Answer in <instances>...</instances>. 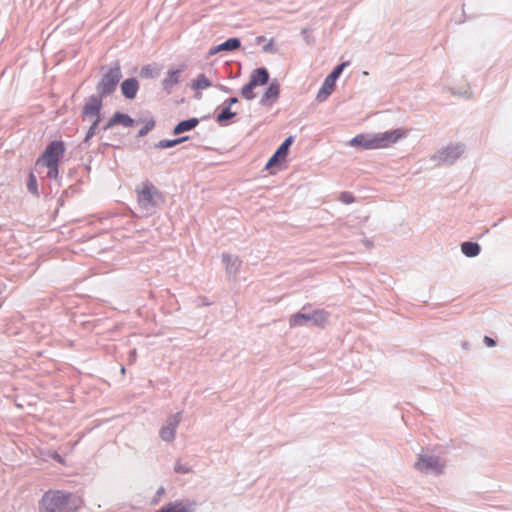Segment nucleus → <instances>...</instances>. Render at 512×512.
I'll use <instances>...</instances> for the list:
<instances>
[{
	"mask_svg": "<svg viewBox=\"0 0 512 512\" xmlns=\"http://www.w3.org/2000/svg\"><path fill=\"white\" fill-rule=\"evenodd\" d=\"M483 341H484L485 345L488 346V347H493L496 344V342L492 338H490L488 336H485Z\"/></svg>",
	"mask_w": 512,
	"mask_h": 512,
	"instance_id": "39",
	"label": "nucleus"
},
{
	"mask_svg": "<svg viewBox=\"0 0 512 512\" xmlns=\"http://www.w3.org/2000/svg\"><path fill=\"white\" fill-rule=\"evenodd\" d=\"M220 89L222 91H224V92H228L229 91V89L226 86H223V85L220 86Z\"/></svg>",
	"mask_w": 512,
	"mask_h": 512,
	"instance_id": "42",
	"label": "nucleus"
},
{
	"mask_svg": "<svg viewBox=\"0 0 512 512\" xmlns=\"http://www.w3.org/2000/svg\"><path fill=\"white\" fill-rule=\"evenodd\" d=\"M269 49H270V44H268V45H266V46L264 47V50H265V51H268Z\"/></svg>",
	"mask_w": 512,
	"mask_h": 512,
	"instance_id": "43",
	"label": "nucleus"
},
{
	"mask_svg": "<svg viewBox=\"0 0 512 512\" xmlns=\"http://www.w3.org/2000/svg\"><path fill=\"white\" fill-rule=\"evenodd\" d=\"M241 43H240V40L238 38H229L228 40H226L225 42L215 46V47H212L209 51V54L210 55H214L218 52H221V51H232V50H236L240 47Z\"/></svg>",
	"mask_w": 512,
	"mask_h": 512,
	"instance_id": "16",
	"label": "nucleus"
},
{
	"mask_svg": "<svg viewBox=\"0 0 512 512\" xmlns=\"http://www.w3.org/2000/svg\"><path fill=\"white\" fill-rule=\"evenodd\" d=\"M154 125H155V122L153 120L148 121L145 124V126L140 129V131L138 132V136L139 137L145 136L150 130L153 129Z\"/></svg>",
	"mask_w": 512,
	"mask_h": 512,
	"instance_id": "31",
	"label": "nucleus"
},
{
	"mask_svg": "<svg viewBox=\"0 0 512 512\" xmlns=\"http://www.w3.org/2000/svg\"><path fill=\"white\" fill-rule=\"evenodd\" d=\"M122 77L121 68L118 63H115L101 78L97 84L98 96L106 97L112 94Z\"/></svg>",
	"mask_w": 512,
	"mask_h": 512,
	"instance_id": "5",
	"label": "nucleus"
},
{
	"mask_svg": "<svg viewBox=\"0 0 512 512\" xmlns=\"http://www.w3.org/2000/svg\"><path fill=\"white\" fill-rule=\"evenodd\" d=\"M182 414L177 412L170 415L159 431L160 438L165 442H172L175 439L176 430L181 422Z\"/></svg>",
	"mask_w": 512,
	"mask_h": 512,
	"instance_id": "10",
	"label": "nucleus"
},
{
	"mask_svg": "<svg viewBox=\"0 0 512 512\" xmlns=\"http://www.w3.org/2000/svg\"><path fill=\"white\" fill-rule=\"evenodd\" d=\"M414 467L421 473L438 476L444 473L446 462L437 455L420 453Z\"/></svg>",
	"mask_w": 512,
	"mask_h": 512,
	"instance_id": "3",
	"label": "nucleus"
},
{
	"mask_svg": "<svg viewBox=\"0 0 512 512\" xmlns=\"http://www.w3.org/2000/svg\"><path fill=\"white\" fill-rule=\"evenodd\" d=\"M102 98L98 95H92L85 103L82 111L84 121L100 123L101 121Z\"/></svg>",
	"mask_w": 512,
	"mask_h": 512,
	"instance_id": "8",
	"label": "nucleus"
},
{
	"mask_svg": "<svg viewBox=\"0 0 512 512\" xmlns=\"http://www.w3.org/2000/svg\"><path fill=\"white\" fill-rule=\"evenodd\" d=\"M236 115L235 112H231L229 107H223L222 111L217 115V121L224 123L225 121L233 118Z\"/></svg>",
	"mask_w": 512,
	"mask_h": 512,
	"instance_id": "26",
	"label": "nucleus"
},
{
	"mask_svg": "<svg viewBox=\"0 0 512 512\" xmlns=\"http://www.w3.org/2000/svg\"><path fill=\"white\" fill-rule=\"evenodd\" d=\"M201 97H202V94H201V93H197V94H196V98H197V99H201Z\"/></svg>",
	"mask_w": 512,
	"mask_h": 512,
	"instance_id": "44",
	"label": "nucleus"
},
{
	"mask_svg": "<svg viewBox=\"0 0 512 512\" xmlns=\"http://www.w3.org/2000/svg\"><path fill=\"white\" fill-rule=\"evenodd\" d=\"M339 199L345 204H351L354 202V196L349 192L341 193Z\"/></svg>",
	"mask_w": 512,
	"mask_h": 512,
	"instance_id": "32",
	"label": "nucleus"
},
{
	"mask_svg": "<svg viewBox=\"0 0 512 512\" xmlns=\"http://www.w3.org/2000/svg\"><path fill=\"white\" fill-rule=\"evenodd\" d=\"M65 146L61 141L51 142L45 149L41 158L37 160V164L55 165L59 163L60 158L64 155Z\"/></svg>",
	"mask_w": 512,
	"mask_h": 512,
	"instance_id": "7",
	"label": "nucleus"
},
{
	"mask_svg": "<svg viewBox=\"0 0 512 512\" xmlns=\"http://www.w3.org/2000/svg\"><path fill=\"white\" fill-rule=\"evenodd\" d=\"M139 209L145 215H152L163 201L161 192L150 182H145L136 189Z\"/></svg>",
	"mask_w": 512,
	"mask_h": 512,
	"instance_id": "2",
	"label": "nucleus"
},
{
	"mask_svg": "<svg viewBox=\"0 0 512 512\" xmlns=\"http://www.w3.org/2000/svg\"><path fill=\"white\" fill-rule=\"evenodd\" d=\"M46 166L49 168L47 176L50 178H56L58 176V164Z\"/></svg>",
	"mask_w": 512,
	"mask_h": 512,
	"instance_id": "33",
	"label": "nucleus"
},
{
	"mask_svg": "<svg viewBox=\"0 0 512 512\" xmlns=\"http://www.w3.org/2000/svg\"><path fill=\"white\" fill-rule=\"evenodd\" d=\"M292 142H293V137L290 136V137L286 138L284 140V142L279 146V148L274 153L276 155V157H278L280 160L284 161L287 156L288 149H289L290 145L292 144Z\"/></svg>",
	"mask_w": 512,
	"mask_h": 512,
	"instance_id": "22",
	"label": "nucleus"
},
{
	"mask_svg": "<svg viewBox=\"0 0 512 512\" xmlns=\"http://www.w3.org/2000/svg\"><path fill=\"white\" fill-rule=\"evenodd\" d=\"M211 85L212 83L208 79V77L205 74L201 73L193 80L191 88L193 90L200 91L209 88Z\"/></svg>",
	"mask_w": 512,
	"mask_h": 512,
	"instance_id": "20",
	"label": "nucleus"
},
{
	"mask_svg": "<svg viewBox=\"0 0 512 512\" xmlns=\"http://www.w3.org/2000/svg\"><path fill=\"white\" fill-rule=\"evenodd\" d=\"M330 317L329 312L324 309H316L309 313L298 312L290 316V327L303 326L311 321L315 326L324 327Z\"/></svg>",
	"mask_w": 512,
	"mask_h": 512,
	"instance_id": "4",
	"label": "nucleus"
},
{
	"mask_svg": "<svg viewBox=\"0 0 512 512\" xmlns=\"http://www.w3.org/2000/svg\"><path fill=\"white\" fill-rule=\"evenodd\" d=\"M346 66V63H342L334 68V70L329 74L330 78L334 79L335 81L339 78L341 75L344 67Z\"/></svg>",
	"mask_w": 512,
	"mask_h": 512,
	"instance_id": "30",
	"label": "nucleus"
},
{
	"mask_svg": "<svg viewBox=\"0 0 512 512\" xmlns=\"http://www.w3.org/2000/svg\"><path fill=\"white\" fill-rule=\"evenodd\" d=\"M136 359H137V351H136V349H132V350L129 352V355H128L129 363H130V364L135 363V362H136Z\"/></svg>",
	"mask_w": 512,
	"mask_h": 512,
	"instance_id": "36",
	"label": "nucleus"
},
{
	"mask_svg": "<svg viewBox=\"0 0 512 512\" xmlns=\"http://www.w3.org/2000/svg\"><path fill=\"white\" fill-rule=\"evenodd\" d=\"M378 149L388 148L398 141L406 138L408 131L403 128H398L381 133H375Z\"/></svg>",
	"mask_w": 512,
	"mask_h": 512,
	"instance_id": "9",
	"label": "nucleus"
},
{
	"mask_svg": "<svg viewBox=\"0 0 512 512\" xmlns=\"http://www.w3.org/2000/svg\"><path fill=\"white\" fill-rule=\"evenodd\" d=\"M333 90L332 88L327 87L324 83L318 90V93L316 95V100L318 102H324L327 100V98L332 94Z\"/></svg>",
	"mask_w": 512,
	"mask_h": 512,
	"instance_id": "24",
	"label": "nucleus"
},
{
	"mask_svg": "<svg viewBox=\"0 0 512 512\" xmlns=\"http://www.w3.org/2000/svg\"><path fill=\"white\" fill-rule=\"evenodd\" d=\"M121 372L124 374L125 373V368L124 366L121 367Z\"/></svg>",
	"mask_w": 512,
	"mask_h": 512,
	"instance_id": "45",
	"label": "nucleus"
},
{
	"mask_svg": "<svg viewBox=\"0 0 512 512\" xmlns=\"http://www.w3.org/2000/svg\"><path fill=\"white\" fill-rule=\"evenodd\" d=\"M256 87L249 81L246 85H244L241 89V95L246 100H252L255 98L254 89Z\"/></svg>",
	"mask_w": 512,
	"mask_h": 512,
	"instance_id": "25",
	"label": "nucleus"
},
{
	"mask_svg": "<svg viewBox=\"0 0 512 512\" xmlns=\"http://www.w3.org/2000/svg\"><path fill=\"white\" fill-rule=\"evenodd\" d=\"M81 499L64 490H48L39 501V512H75Z\"/></svg>",
	"mask_w": 512,
	"mask_h": 512,
	"instance_id": "1",
	"label": "nucleus"
},
{
	"mask_svg": "<svg viewBox=\"0 0 512 512\" xmlns=\"http://www.w3.org/2000/svg\"><path fill=\"white\" fill-rule=\"evenodd\" d=\"M187 138L188 137H182V138L173 139V140H161L156 144V147L162 148V149L171 148V147H174V146L182 143L183 141L187 140Z\"/></svg>",
	"mask_w": 512,
	"mask_h": 512,
	"instance_id": "23",
	"label": "nucleus"
},
{
	"mask_svg": "<svg viewBox=\"0 0 512 512\" xmlns=\"http://www.w3.org/2000/svg\"><path fill=\"white\" fill-rule=\"evenodd\" d=\"M181 69L170 70L162 81L163 89L167 93H171L173 87L180 81Z\"/></svg>",
	"mask_w": 512,
	"mask_h": 512,
	"instance_id": "14",
	"label": "nucleus"
},
{
	"mask_svg": "<svg viewBox=\"0 0 512 512\" xmlns=\"http://www.w3.org/2000/svg\"><path fill=\"white\" fill-rule=\"evenodd\" d=\"M53 458H54L56 461H58V462H60V463H63V459H62V457H61L59 454L55 453V454L53 455Z\"/></svg>",
	"mask_w": 512,
	"mask_h": 512,
	"instance_id": "41",
	"label": "nucleus"
},
{
	"mask_svg": "<svg viewBox=\"0 0 512 512\" xmlns=\"http://www.w3.org/2000/svg\"><path fill=\"white\" fill-rule=\"evenodd\" d=\"M480 250H481V248H480L479 244L474 243V242L467 241V242H463L461 244V251L467 257L478 256L480 253Z\"/></svg>",
	"mask_w": 512,
	"mask_h": 512,
	"instance_id": "19",
	"label": "nucleus"
},
{
	"mask_svg": "<svg viewBox=\"0 0 512 512\" xmlns=\"http://www.w3.org/2000/svg\"><path fill=\"white\" fill-rule=\"evenodd\" d=\"M174 470L176 473L180 474H188L192 471L189 466L182 464L180 461L175 463Z\"/></svg>",
	"mask_w": 512,
	"mask_h": 512,
	"instance_id": "28",
	"label": "nucleus"
},
{
	"mask_svg": "<svg viewBox=\"0 0 512 512\" xmlns=\"http://www.w3.org/2000/svg\"><path fill=\"white\" fill-rule=\"evenodd\" d=\"M281 160L276 157V155L274 154L270 159L269 161L267 162L266 164V168H270L271 166L275 165L276 163L280 162Z\"/></svg>",
	"mask_w": 512,
	"mask_h": 512,
	"instance_id": "37",
	"label": "nucleus"
},
{
	"mask_svg": "<svg viewBox=\"0 0 512 512\" xmlns=\"http://www.w3.org/2000/svg\"><path fill=\"white\" fill-rule=\"evenodd\" d=\"M112 122H116L117 124H121L124 127H131L134 125V120L127 114L116 112L112 116Z\"/></svg>",
	"mask_w": 512,
	"mask_h": 512,
	"instance_id": "21",
	"label": "nucleus"
},
{
	"mask_svg": "<svg viewBox=\"0 0 512 512\" xmlns=\"http://www.w3.org/2000/svg\"><path fill=\"white\" fill-rule=\"evenodd\" d=\"M27 189L30 193L38 195L37 179L33 173L29 174L27 181Z\"/></svg>",
	"mask_w": 512,
	"mask_h": 512,
	"instance_id": "27",
	"label": "nucleus"
},
{
	"mask_svg": "<svg viewBox=\"0 0 512 512\" xmlns=\"http://www.w3.org/2000/svg\"><path fill=\"white\" fill-rule=\"evenodd\" d=\"M99 123H96V122H91V126L89 127L87 133H86V136H85V139H84V143H88L89 140L95 135V132H96V129L98 127Z\"/></svg>",
	"mask_w": 512,
	"mask_h": 512,
	"instance_id": "29",
	"label": "nucleus"
},
{
	"mask_svg": "<svg viewBox=\"0 0 512 512\" xmlns=\"http://www.w3.org/2000/svg\"><path fill=\"white\" fill-rule=\"evenodd\" d=\"M465 151V147L463 144L456 143V144H449L446 147H443L439 149L432 157L431 159L437 164V165H451L453 164L458 158L462 156V154Z\"/></svg>",
	"mask_w": 512,
	"mask_h": 512,
	"instance_id": "6",
	"label": "nucleus"
},
{
	"mask_svg": "<svg viewBox=\"0 0 512 512\" xmlns=\"http://www.w3.org/2000/svg\"><path fill=\"white\" fill-rule=\"evenodd\" d=\"M138 81L135 78H129L122 82L121 91L127 99H134L138 91Z\"/></svg>",
	"mask_w": 512,
	"mask_h": 512,
	"instance_id": "15",
	"label": "nucleus"
},
{
	"mask_svg": "<svg viewBox=\"0 0 512 512\" xmlns=\"http://www.w3.org/2000/svg\"><path fill=\"white\" fill-rule=\"evenodd\" d=\"M237 102H238V98L231 97V98L225 100V102L223 103V106L230 108L231 105L236 104Z\"/></svg>",
	"mask_w": 512,
	"mask_h": 512,
	"instance_id": "38",
	"label": "nucleus"
},
{
	"mask_svg": "<svg viewBox=\"0 0 512 512\" xmlns=\"http://www.w3.org/2000/svg\"><path fill=\"white\" fill-rule=\"evenodd\" d=\"M222 261L225 264L226 273L229 276H236L240 270L242 261L236 255L224 253L222 254Z\"/></svg>",
	"mask_w": 512,
	"mask_h": 512,
	"instance_id": "13",
	"label": "nucleus"
},
{
	"mask_svg": "<svg viewBox=\"0 0 512 512\" xmlns=\"http://www.w3.org/2000/svg\"><path fill=\"white\" fill-rule=\"evenodd\" d=\"M279 93V84L276 82L270 83L260 99V104L263 106H272L278 99Z\"/></svg>",
	"mask_w": 512,
	"mask_h": 512,
	"instance_id": "12",
	"label": "nucleus"
},
{
	"mask_svg": "<svg viewBox=\"0 0 512 512\" xmlns=\"http://www.w3.org/2000/svg\"><path fill=\"white\" fill-rule=\"evenodd\" d=\"M165 493V488L164 487H160L157 492H156V495L155 497L153 498V500L151 501L152 504H157L160 500H161V497L162 495Z\"/></svg>",
	"mask_w": 512,
	"mask_h": 512,
	"instance_id": "34",
	"label": "nucleus"
},
{
	"mask_svg": "<svg viewBox=\"0 0 512 512\" xmlns=\"http://www.w3.org/2000/svg\"><path fill=\"white\" fill-rule=\"evenodd\" d=\"M255 87L262 86L268 83L269 81V73L266 68H257L255 69L249 80Z\"/></svg>",
	"mask_w": 512,
	"mask_h": 512,
	"instance_id": "17",
	"label": "nucleus"
},
{
	"mask_svg": "<svg viewBox=\"0 0 512 512\" xmlns=\"http://www.w3.org/2000/svg\"><path fill=\"white\" fill-rule=\"evenodd\" d=\"M198 123L199 121L197 118H190L188 120L181 121L174 127L173 133L178 135L183 132L190 131L194 129Z\"/></svg>",
	"mask_w": 512,
	"mask_h": 512,
	"instance_id": "18",
	"label": "nucleus"
},
{
	"mask_svg": "<svg viewBox=\"0 0 512 512\" xmlns=\"http://www.w3.org/2000/svg\"><path fill=\"white\" fill-rule=\"evenodd\" d=\"M349 145L353 147L359 146L366 150L378 149L375 133L358 134L349 141Z\"/></svg>",
	"mask_w": 512,
	"mask_h": 512,
	"instance_id": "11",
	"label": "nucleus"
},
{
	"mask_svg": "<svg viewBox=\"0 0 512 512\" xmlns=\"http://www.w3.org/2000/svg\"><path fill=\"white\" fill-rule=\"evenodd\" d=\"M114 125H116V122H112V117L107 121V123L103 126V130H108L110 129L111 127H113Z\"/></svg>",
	"mask_w": 512,
	"mask_h": 512,
	"instance_id": "40",
	"label": "nucleus"
},
{
	"mask_svg": "<svg viewBox=\"0 0 512 512\" xmlns=\"http://www.w3.org/2000/svg\"><path fill=\"white\" fill-rule=\"evenodd\" d=\"M335 80L330 78V76L328 75L325 80H324V84L329 87V88H332V90L334 91V88H335Z\"/></svg>",
	"mask_w": 512,
	"mask_h": 512,
	"instance_id": "35",
	"label": "nucleus"
}]
</instances>
